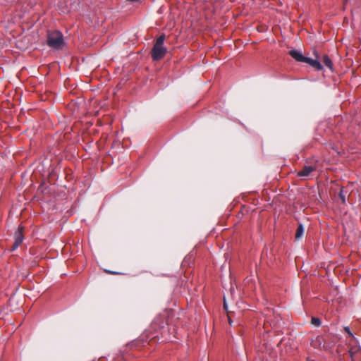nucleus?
<instances>
[{
  "label": "nucleus",
  "mask_w": 361,
  "mask_h": 361,
  "mask_svg": "<svg viewBox=\"0 0 361 361\" xmlns=\"http://www.w3.org/2000/svg\"><path fill=\"white\" fill-rule=\"evenodd\" d=\"M166 35L161 34L156 40L152 50L151 56L154 61H159L163 59L167 53V49L164 47Z\"/></svg>",
  "instance_id": "obj_1"
},
{
  "label": "nucleus",
  "mask_w": 361,
  "mask_h": 361,
  "mask_svg": "<svg viewBox=\"0 0 361 361\" xmlns=\"http://www.w3.org/2000/svg\"><path fill=\"white\" fill-rule=\"evenodd\" d=\"M47 45L51 49H62L64 45L63 36L59 31L49 32L47 39Z\"/></svg>",
  "instance_id": "obj_2"
},
{
  "label": "nucleus",
  "mask_w": 361,
  "mask_h": 361,
  "mask_svg": "<svg viewBox=\"0 0 361 361\" xmlns=\"http://www.w3.org/2000/svg\"><path fill=\"white\" fill-rule=\"evenodd\" d=\"M23 227L19 226L14 235V243L11 247V251L16 250L23 243Z\"/></svg>",
  "instance_id": "obj_3"
},
{
  "label": "nucleus",
  "mask_w": 361,
  "mask_h": 361,
  "mask_svg": "<svg viewBox=\"0 0 361 361\" xmlns=\"http://www.w3.org/2000/svg\"><path fill=\"white\" fill-rule=\"evenodd\" d=\"M317 170L316 166H304L302 169L298 172L297 176L299 177H308L311 173Z\"/></svg>",
  "instance_id": "obj_4"
},
{
  "label": "nucleus",
  "mask_w": 361,
  "mask_h": 361,
  "mask_svg": "<svg viewBox=\"0 0 361 361\" xmlns=\"http://www.w3.org/2000/svg\"><path fill=\"white\" fill-rule=\"evenodd\" d=\"M305 63H308L317 71H321L323 68L322 65L318 59H312L311 58L306 57Z\"/></svg>",
  "instance_id": "obj_5"
},
{
  "label": "nucleus",
  "mask_w": 361,
  "mask_h": 361,
  "mask_svg": "<svg viewBox=\"0 0 361 361\" xmlns=\"http://www.w3.org/2000/svg\"><path fill=\"white\" fill-rule=\"evenodd\" d=\"M289 54L295 61H297L298 62H303V63H305L306 57L304 56L300 51H297V50H291V51H289Z\"/></svg>",
  "instance_id": "obj_6"
},
{
  "label": "nucleus",
  "mask_w": 361,
  "mask_h": 361,
  "mask_svg": "<svg viewBox=\"0 0 361 361\" xmlns=\"http://www.w3.org/2000/svg\"><path fill=\"white\" fill-rule=\"evenodd\" d=\"M322 62L330 70H331V71L333 70V63H332V61H331V59L327 55L325 54V55L323 56Z\"/></svg>",
  "instance_id": "obj_7"
},
{
  "label": "nucleus",
  "mask_w": 361,
  "mask_h": 361,
  "mask_svg": "<svg viewBox=\"0 0 361 361\" xmlns=\"http://www.w3.org/2000/svg\"><path fill=\"white\" fill-rule=\"evenodd\" d=\"M303 233H304V227H303L302 224H300L296 229L295 238L296 240L300 239L303 235Z\"/></svg>",
  "instance_id": "obj_8"
},
{
  "label": "nucleus",
  "mask_w": 361,
  "mask_h": 361,
  "mask_svg": "<svg viewBox=\"0 0 361 361\" xmlns=\"http://www.w3.org/2000/svg\"><path fill=\"white\" fill-rule=\"evenodd\" d=\"M348 193V191L345 190V188H342L338 194L340 199L341 200L342 203L345 202V197Z\"/></svg>",
  "instance_id": "obj_9"
},
{
  "label": "nucleus",
  "mask_w": 361,
  "mask_h": 361,
  "mask_svg": "<svg viewBox=\"0 0 361 361\" xmlns=\"http://www.w3.org/2000/svg\"><path fill=\"white\" fill-rule=\"evenodd\" d=\"M311 324L317 327L321 326L322 322L318 317H312L311 319Z\"/></svg>",
  "instance_id": "obj_10"
},
{
  "label": "nucleus",
  "mask_w": 361,
  "mask_h": 361,
  "mask_svg": "<svg viewBox=\"0 0 361 361\" xmlns=\"http://www.w3.org/2000/svg\"><path fill=\"white\" fill-rule=\"evenodd\" d=\"M344 331L350 336H353V334L348 326L344 327Z\"/></svg>",
  "instance_id": "obj_11"
},
{
  "label": "nucleus",
  "mask_w": 361,
  "mask_h": 361,
  "mask_svg": "<svg viewBox=\"0 0 361 361\" xmlns=\"http://www.w3.org/2000/svg\"><path fill=\"white\" fill-rule=\"evenodd\" d=\"M128 1H130L131 3H136V2H138L140 1V0H127Z\"/></svg>",
  "instance_id": "obj_12"
},
{
  "label": "nucleus",
  "mask_w": 361,
  "mask_h": 361,
  "mask_svg": "<svg viewBox=\"0 0 361 361\" xmlns=\"http://www.w3.org/2000/svg\"><path fill=\"white\" fill-rule=\"evenodd\" d=\"M224 308L226 311L228 310H227V304H226V301H225V300H224Z\"/></svg>",
  "instance_id": "obj_13"
},
{
  "label": "nucleus",
  "mask_w": 361,
  "mask_h": 361,
  "mask_svg": "<svg viewBox=\"0 0 361 361\" xmlns=\"http://www.w3.org/2000/svg\"><path fill=\"white\" fill-rule=\"evenodd\" d=\"M349 353L350 354V356L352 357L353 354L352 349L349 350Z\"/></svg>",
  "instance_id": "obj_14"
}]
</instances>
